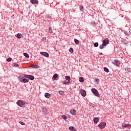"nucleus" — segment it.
<instances>
[{"instance_id": "f257e3e1", "label": "nucleus", "mask_w": 131, "mask_h": 131, "mask_svg": "<svg viewBox=\"0 0 131 131\" xmlns=\"http://www.w3.org/2000/svg\"><path fill=\"white\" fill-rule=\"evenodd\" d=\"M16 103L18 106H19V107H24V106H25V104H27V102L23 100H18Z\"/></svg>"}, {"instance_id": "f03ea898", "label": "nucleus", "mask_w": 131, "mask_h": 131, "mask_svg": "<svg viewBox=\"0 0 131 131\" xmlns=\"http://www.w3.org/2000/svg\"><path fill=\"white\" fill-rule=\"evenodd\" d=\"M91 92L96 96V97H100V94H99L98 90H97L96 89L92 88L91 89Z\"/></svg>"}, {"instance_id": "7ed1b4c3", "label": "nucleus", "mask_w": 131, "mask_h": 131, "mask_svg": "<svg viewBox=\"0 0 131 131\" xmlns=\"http://www.w3.org/2000/svg\"><path fill=\"white\" fill-rule=\"evenodd\" d=\"M24 77L25 78H28V79H30V80H33L34 79V76L30 75H25Z\"/></svg>"}, {"instance_id": "20e7f679", "label": "nucleus", "mask_w": 131, "mask_h": 131, "mask_svg": "<svg viewBox=\"0 0 131 131\" xmlns=\"http://www.w3.org/2000/svg\"><path fill=\"white\" fill-rule=\"evenodd\" d=\"M109 39H108L107 38L104 39L102 41V45L103 46H104V47H106V46H107V45H108L109 43Z\"/></svg>"}, {"instance_id": "39448f33", "label": "nucleus", "mask_w": 131, "mask_h": 131, "mask_svg": "<svg viewBox=\"0 0 131 131\" xmlns=\"http://www.w3.org/2000/svg\"><path fill=\"white\" fill-rule=\"evenodd\" d=\"M99 127L100 128H104L105 126H106V122H101L99 125H98Z\"/></svg>"}, {"instance_id": "423d86ee", "label": "nucleus", "mask_w": 131, "mask_h": 131, "mask_svg": "<svg viewBox=\"0 0 131 131\" xmlns=\"http://www.w3.org/2000/svg\"><path fill=\"white\" fill-rule=\"evenodd\" d=\"M113 63L118 67H119V65H120V61H119V60H115Z\"/></svg>"}, {"instance_id": "0eeeda50", "label": "nucleus", "mask_w": 131, "mask_h": 131, "mask_svg": "<svg viewBox=\"0 0 131 131\" xmlns=\"http://www.w3.org/2000/svg\"><path fill=\"white\" fill-rule=\"evenodd\" d=\"M80 94L82 97H85V96H86V92H85V90H81L80 91Z\"/></svg>"}, {"instance_id": "6e6552de", "label": "nucleus", "mask_w": 131, "mask_h": 131, "mask_svg": "<svg viewBox=\"0 0 131 131\" xmlns=\"http://www.w3.org/2000/svg\"><path fill=\"white\" fill-rule=\"evenodd\" d=\"M40 54L42 56H45L46 58H49V53H48V52H41Z\"/></svg>"}, {"instance_id": "1a4fd4ad", "label": "nucleus", "mask_w": 131, "mask_h": 131, "mask_svg": "<svg viewBox=\"0 0 131 131\" xmlns=\"http://www.w3.org/2000/svg\"><path fill=\"white\" fill-rule=\"evenodd\" d=\"M30 2L33 5H37V4L38 3V1H37V0H31Z\"/></svg>"}, {"instance_id": "9d476101", "label": "nucleus", "mask_w": 131, "mask_h": 131, "mask_svg": "<svg viewBox=\"0 0 131 131\" xmlns=\"http://www.w3.org/2000/svg\"><path fill=\"white\" fill-rule=\"evenodd\" d=\"M70 113H71V114H72V115H76V111L75 110H71Z\"/></svg>"}, {"instance_id": "9b49d317", "label": "nucleus", "mask_w": 131, "mask_h": 131, "mask_svg": "<svg viewBox=\"0 0 131 131\" xmlns=\"http://www.w3.org/2000/svg\"><path fill=\"white\" fill-rule=\"evenodd\" d=\"M45 98H47V99H49L51 98V94L49 93H46L45 94Z\"/></svg>"}, {"instance_id": "f8f14e48", "label": "nucleus", "mask_w": 131, "mask_h": 131, "mask_svg": "<svg viewBox=\"0 0 131 131\" xmlns=\"http://www.w3.org/2000/svg\"><path fill=\"white\" fill-rule=\"evenodd\" d=\"M93 121L94 123H97V122H99V121H100V120L99 119V118H95L93 119Z\"/></svg>"}, {"instance_id": "ddd939ff", "label": "nucleus", "mask_w": 131, "mask_h": 131, "mask_svg": "<svg viewBox=\"0 0 131 131\" xmlns=\"http://www.w3.org/2000/svg\"><path fill=\"white\" fill-rule=\"evenodd\" d=\"M42 111L45 114H48V111H47V108L46 107H43L42 108Z\"/></svg>"}, {"instance_id": "4468645a", "label": "nucleus", "mask_w": 131, "mask_h": 131, "mask_svg": "<svg viewBox=\"0 0 131 131\" xmlns=\"http://www.w3.org/2000/svg\"><path fill=\"white\" fill-rule=\"evenodd\" d=\"M69 129H70V130L76 131V129H75V128L73 126H70L69 127Z\"/></svg>"}, {"instance_id": "2eb2a0df", "label": "nucleus", "mask_w": 131, "mask_h": 131, "mask_svg": "<svg viewBox=\"0 0 131 131\" xmlns=\"http://www.w3.org/2000/svg\"><path fill=\"white\" fill-rule=\"evenodd\" d=\"M129 126H131L130 124H124L123 125V127H129Z\"/></svg>"}, {"instance_id": "dca6fc26", "label": "nucleus", "mask_w": 131, "mask_h": 131, "mask_svg": "<svg viewBox=\"0 0 131 131\" xmlns=\"http://www.w3.org/2000/svg\"><path fill=\"white\" fill-rule=\"evenodd\" d=\"M79 81L80 82H83V81H84V79H83V77H80L79 78Z\"/></svg>"}, {"instance_id": "f3484780", "label": "nucleus", "mask_w": 131, "mask_h": 131, "mask_svg": "<svg viewBox=\"0 0 131 131\" xmlns=\"http://www.w3.org/2000/svg\"><path fill=\"white\" fill-rule=\"evenodd\" d=\"M32 68H34L35 69H38V68H39V66L37 65H33L32 66Z\"/></svg>"}, {"instance_id": "a211bd4d", "label": "nucleus", "mask_w": 131, "mask_h": 131, "mask_svg": "<svg viewBox=\"0 0 131 131\" xmlns=\"http://www.w3.org/2000/svg\"><path fill=\"white\" fill-rule=\"evenodd\" d=\"M25 77H23V82H24L25 83H26V82H28V81H29V80L26 78H24Z\"/></svg>"}, {"instance_id": "6ab92c4d", "label": "nucleus", "mask_w": 131, "mask_h": 131, "mask_svg": "<svg viewBox=\"0 0 131 131\" xmlns=\"http://www.w3.org/2000/svg\"><path fill=\"white\" fill-rule=\"evenodd\" d=\"M94 47H95V48H98V47H99V43L98 42H95L94 43Z\"/></svg>"}, {"instance_id": "aec40b11", "label": "nucleus", "mask_w": 131, "mask_h": 131, "mask_svg": "<svg viewBox=\"0 0 131 131\" xmlns=\"http://www.w3.org/2000/svg\"><path fill=\"white\" fill-rule=\"evenodd\" d=\"M65 78L66 79V80H68V81H70V76H66L65 77Z\"/></svg>"}, {"instance_id": "412c9836", "label": "nucleus", "mask_w": 131, "mask_h": 131, "mask_svg": "<svg viewBox=\"0 0 131 131\" xmlns=\"http://www.w3.org/2000/svg\"><path fill=\"white\" fill-rule=\"evenodd\" d=\"M61 118L62 119H64V120H67V117H66V116H65V115H62Z\"/></svg>"}, {"instance_id": "4be33fe9", "label": "nucleus", "mask_w": 131, "mask_h": 131, "mask_svg": "<svg viewBox=\"0 0 131 131\" xmlns=\"http://www.w3.org/2000/svg\"><path fill=\"white\" fill-rule=\"evenodd\" d=\"M104 71H105V72H106V73H108V72H109V69H108V68H107L106 67H104Z\"/></svg>"}, {"instance_id": "5701e85b", "label": "nucleus", "mask_w": 131, "mask_h": 131, "mask_svg": "<svg viewBox=\"0 0 131 131\" xmlns=\"http://www.w3.org/2000/svg\"><path fill=\"white\" fill-rule=\"evenodd\" d=\"M74 42L76 45H78L79 43V41L77 39H74Z\"/></svg>"}, {"instance_id": "b1692460", "label": "nucleus", "mask_w": 131, "mask_h": 131, "mask_svg": "<svg viewBox=\"0 0 131 131\" xmlns=\"http://www.w3.org/2000/svg\"><path fill=\"white\" fill-rule=\"evenodd\" d=\"M69 52L70 53H71V54H73V52H74V51L73 50V48H70L69 50Z\"/></svg>"}, {"instance_id": "393cba45", "label": "nucleus", "mask_w": 131, "mask_h": 131, "mask_svg": "<svg viewBox=\"0 0 131 131\" xmlns=\"http://www.w3.org/2000/svg\"><path fill=\"white\" fill-rule=\"evenodd\" d=\"M24 56H25V57H26V58H29V55H28L26 53H24Z\"/></svg>"}, {"instance_id": "a878e982", "label": "nucleus", "mask_w": 131, "mask_h": 131, "mask_svg": "<svg viewBox=\"0 0 131 131\" xmlns=\"http://www.w3.org/2000/svg\"><path fill=\"white\" fill-rule=\"evenodd\" d=\"M49 32L50 34H52V33H53V31L52 30L51 27H49Z\"/></svg>"}, {"instance_id": "bb28decb", "label": "nucleus", "mask_w": 131, "mask_h": 131, "mask_svg": "<svg viewBox=\"0 0 131 131\" xmlns=\"http://www.w3.org/2000/svg\"><path fill=\"white\" fill-rule=\"evenodd\" d=\"M104 47H105L104 45H100L99 46V49H100V50H103V49H104Z\"/></svg>"}, {"instance_id": "cd10ccee", "label": "nucleus", "mask_w": 131, "mask_h": 131, "mask_svg": "<svg viewBox=\"0 0 131 131\" xmlns=\"http://www.w3.org/2000/svg\"><path fill=\"white\" fill-rule=\"evenodd\" d=\"M57 77H58V74H55L53 76V78H54V79H56Z\"/></svg>"}, {"instance_id": "c85d7f7f", "label": "nucleus", "mask_w": 131, "mask_h": 131, "mask_svg": "<svg viewBox=\"0 0 131 131\" xmlns=\"http://www.w3.org/2000/svg\"><path fill=\"white\" fill-rule=\"evenodd\" d=\"M13 67H19V64L16 63H13Z\"/></svg>"}, {"instance_id": "c756f323", "label": "nucleus", "mask_w": 131, "mask_h": 131, "mask_svg": "<svg viewBox=\"0 0 131 131\" xmlns=\"http://www.w3.org/2000/svg\"><path fill=\"white\" fill-rule=\"evenodd\" d=\"M17 38L20 39L21 38V34L18 33L16 35Z\"/></svg>"}, {"instance_id": "7c9ffc66", "label": "nucleus", "mask_w": 131, "mask_h": 131, "mask_svg": "<svg viewBox=\"0 0 131 131\" xmlns=\"http://www.w3.org/2000/svg\"><path fill=\"white\" fill-rule=\"evenodd\" d=\"M23 77H23L22 78L18 77V80H19L20 82H22V81H23Z\"/></svg>"}, {"instance_id": "2f4dec72", "label": "nucleus", "mask_w": 131, "mask_h": 131, "mask_svg": "<svg viewBox=\"0 0 131 131\" xmlns=\"http://www.w3.org/2000/svg\"><path fill=\"white\" fill-rule=\"evenodd\" d=\"M59 95H63V94H64V91H59Z\"/></svg>"}, {"instance_id": "473e14b6", "label": "nucleus", "mask_w": 131, "mask_h": 131, "mask_svg": "<svg viewBox=\"0 0 131 131\" xmlns=\"http://www.w3.org/2000/svg\"><path fill=\"white\" fill-rule=\"evenodd\" d=\"M91 25H92V26H96V24H95V21H92L91 23Z\"/></svg>"}, {"instance_id": "72a5a7b5", "label": "nucleus", "mask_w": 131, "mask_h": 131, "mask_svg": "<svg viewBox=\"0 0 131 131\" xmlns=\"http://www.w3.org/2000/svg\"><path fill=\"white\" fill-rule=\"evenodd\" d=\"M7 62H11V61H12V58H8L7 59Z\"/></svg>"}, {"instance_id": "f704fd0d", "label": "nucleus", "mask_w": 131, "mask_h": 131, "mask_svg": "<svg viewBox=\"0 0 131 131\" xmlns=\"http://www.w3.org/2000/svg\"><path fill=\"white\" fill-rule=\"evenodd\" d=\"M80 9L81 12H83V11H84V9H83V6H82L81 8H80Z\"/></svg>"}, {"instance_id": "c9c22d12", "label": "nucleus", "mask_w": 131, "mask_h": 131, "mask_svg": "<svg viewBox=\"0 0 131 131\" xmlns=\"http://www.w3.org/2000/svg\"><path fill=\"white\" fill-rule=\"evenodd\" d=\"M19 123L20 124H21V125H24V124H25V123H24V122H23L22 121L19 122Z\"/></svg>"}, {"instance_id": "e433bc0d", "label": "nucleus", "mask_w": 131, "mask_h": 131, "mask_svg": "<svg viewBox=\"0 0 131 131\" xmlns=\"http://www.w3.org/2000/svg\"><path fill=\"white\" fill-rule=\"evenodd\" d=\"M42 40L43 41H45L47 40V39H46V38H45V37H43V38H42Z\"/></svg>"}, {"instance_id": "4c0bfd02", "label": "nucleus", "mask_w": 131, "mask_h": 131, "mask_svg": "<svg viewBox=\"0 0 131 131\" xmlns=\"http://www.w3.org/2000/svg\"><path fill=\"white\" fill-rule=\"evenodd\" d=\"M127 72H130V69H127Z\"/></svg>"}, {"instance_id": "58836bf2", "label": "nucleus", "mask_w": 131, "mask_h": 131, "mask_svg": "<svg viewBox=\"0 0 131 131\" xmlns=\"http://www.w3.org/2000/svg\"><path fill=\"white\" fill-rule=\"evenodd\" d=\"M4 119H5V120L6 121H8V120H9V119H8V118H5Z\"/></svg>"}, {"instance_id": "ea45409f", "label": "nucleus", "mask_w": 131, "mask_h": 131, "mask_svg": "<svg viewBox=\"0 0 131 131\" xmlns=\"http://www.w3.org/2000/svg\"><path fill=\"white\" fill-rule=\"evenodd\" d=\"M63 84H67V82L65 81L64 82H63Z\"/></svg>"}, {"instance_id": "a19ab883", "label": "nucleus", "mask_w": 131, "mask_h": 131, "mask_svg": "<svg viewBox=\"0 0 131 131\" xmlns=\"http://www.w3.org/2000/svg\"><path fill=\"white\" fill-rule=\"evenodd\" d=\"M47 17H48V18H51V15H48L47 16Z\"/></svg>"}, {"instance_id": "79ce46f5", "label": "nucleus", "mask_w": 131, "mask_h": 131, "mask_svg": "<svg viewBox=\"0 0 131 131\" xmlns=\"http://www.w3.org/2000/svg\"><path fill=\"white\" fill-rule=\"evenodd\" d=\"M99 55H100V56H101V55H103V53H102V52H101V53H100L99 54Z\"/></svg>"}, {"instance_id": "37998d69", "label": "nucleus", "mask_w": 131, "mask_h": 131, "mask_svg": "<svg viewBox=\"0 0 131 131\" xmlns=\"http://www.w3.org/2000/svg\"><path fill=\"white\" fill-rule=\"evenodd\" d=\"M129 32L130 33V35H131V30L130 31H129Z\"/></svg>"}, {"instance_id": "c03bdc74", "label": "nucleus", "mask_w": 131, "mask_h": 131, "mask_svg": "<svg viewBox=\"0 0 131 131\" xmlns=\"http://www.w3.org/2000/svg\"><path fill=\"white\" fill-rule=\"evenodd\" d=\"M98 80H99V79H96V81H98Z\"/></svg>"}, {"instance_id": "a18cd8bd", "label": "nucleus", "mask_w": 131, "mask_h": 131, "mask_svg": "<svg viewBox=\"0 0 131 131\" xmlns=\"http://www.w3.org/2000/svg\"><path fill=\"white\" fill-rule=\"evenodd\" d=\"M69 82H70V81L67 82V84H68V83H69Z\"/></svg>"}, {"instance_id": "49530a36", "label": "nucleus", "mask_w": 131, "mask_h": 131, "mask_svg": "<svg viewBox=\"0 0 131 131\" xmlns=\"http://www.w3.org/2000/svg\"><path fill=\"white\" fill-rule=\"evenodd\" d=\"M124 33L126 34V32H125Z\"/></svg>"}, {"instance_id": "de8ad7c7", "label": "nucleus", "mask_w": 131, "mask_h": 131, "mask_svg": "<svg viewBox=\"0 0 131 131\" xmlns=\"http://www.w3.org/2000/svg\"><path fill=\"white\" fill-rule=\"evenodd\" d=\"M124 33L126 34V32H125Z\"/></svg>"}]
</instances>
